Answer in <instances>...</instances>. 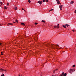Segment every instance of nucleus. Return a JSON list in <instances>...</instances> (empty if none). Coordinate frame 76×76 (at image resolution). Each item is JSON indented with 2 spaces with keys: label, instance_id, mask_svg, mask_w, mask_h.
<instances>
[{
  "label": "nucleus",
  "instance_id": "obj_14",
  "mask_svg": "<svg viewBox=\"0 0 76 76\" xmlns=\"http://www.w3.org/2000/svg\"><path fill=\"white\" fill-rule=\"evenodd\" d=\"M58 70V69H55V70L53 71V73H55L56 72H55V71H56V70Z\"/></svg>",
  "mask_w": 76,
  "mask_h": 76
},
{
  "label": "nucleus",
  "instance_id": "obj_4",
  "mask_svg": "<svg viewBox=\"0 0 76 76\" xmlns=\"http://www.w3.org/2000/svg\"><path fill=\"white\" fill-rule=\"evenodd\" d=\"M56 1H57V3L58 4H61V3H60V1H59V0H56Z\"/></svg>",
  "mask_w": 76,
  "mask_h": 76
},
{
  "label": "nucleus",
  "instance_id": "obj_17",
  "mask_svg": "<svg viewBox=\"0 0 76 76\" xmlns=\"http://www.w3.org/2000/svg\"><path fill=\"white\" fill-rule=\"evenodd\" d=\"M64 72H63L62 73V75H63V76H64Z\"/></svg>",
  "mask_w": 76,
  "mask_h": 76
},
{
  "label": "nucleus",
  "instance_id": "obj_30",
  "mask_svg": "<svg viewBox=\"0 0 76 76\" xmlns=\"http://www.w3.org/2000/svg\"><path fill=\"white\" fill-rule=\"evenodd\" d=\"M72 31H73V32H75V30H72Z\"/></svg>",
  "mask_w": 76,
  "mask_h": 76
},
{
  "label": "nucleus",
  "instance_id": "obj_43",
  "mask_svg": "<svg viewBox=\"0 0 76 76\" xmlns=\"http://www.w3.org/2000/svg\"><path fill=\"white\" fill-rule=\"evenodd\" d=\"M58 47H59V46H58Z\"/></svg>",
  "mask_w": 76,
  "mask_h": 76
},
{
  "label": "nucleus",
  "instance_id": "obj_18",
  "mask_svg": "<svg viewBox=\"0 0 76 76\" xmlns=\"http://www.w3.org/2000/svg\"><path fill=\"white\" fill-rule=\"evenodd\" d=\"M75 66H76V65H73L72 66L73 67H75Z\"/></svg>",
  "mask_w": 76,
  "mask_h": 76
},
{
  "label": "nucleus",
  "instance_id": "obj_24",
  "mask_svg": "<svg viewBox=\"0 0 76 76\" xmlns=\"http://www.w3.org/2000/svg\"><path fill=\"white\" fill-rule=\"evenodd\" d=\"M43 3H44V2L45 1V0H43Z\"/></svg>",
  "mask_w": 76,
  "mask_h": 76
},
{
  "label": "nucleus",
  "instance_id": "obj_38",
  "mask_svg": "<svg viewBox=\"0 0 76 76\" xmlns=\"http://www.w3.org/2000/svg\"><path fill=\"white\" fill-rule=\"evenodd\" d=\"M13 23H16V22H13Z\"/></svg>",
  "mask_w": 76,
  "mask_h": 76
},
{
  "label": "nucleus",
  "instance_id": "obj_31",
  "mask_svg": "<svg viewBox=\"0 0 76 76\" xmlns=\"http://www.w3.org/2000/svg\"><path fill=\"white\" fill-rule=\"evenodd\" d=\"M51 11H52V10H53V9H52L51 10Z\"/></svg>",
  "mask_w": 76,
  "mask_h": 76
},
{
  "label": "nucleus",
  "instance_id": "obj_37",
  "mask_svg": "<svg viewBox=\"0 0 76 76\" xmlns=\"http://www.w3.org/2000/svg\"><path fill=\"white\" fill-rule=\"evenodd\" d=\"M0 45H1V43H0Z\"/></svg>",
  "mask_w": 76,
  "mask_h": 76
},
{
  "label": "nucleus",
  "instance_id": "obj_42",
  "mask_svg": "<svg viewBox=\"0 0 76 76\" xmlns=\"http://www.w3.org/2000/svg\"><path fill=\"white\" fill-rule=\"evenodd\" d=\"M22 76V75H21V76Z\"/></svg>",
  "mask_w": 76,
  "mask_h": 76
},
{
  "label": "nucleus",
  "instance_id": "obj_13",
  "mask_svg": "<svg viewBox=\"0 0 76 76\" xmlns=\"http://www.w3.org/2000/svg\"><path fill=\"white\" fill-rule=\"evenodd\" d=\"M74 3V2L73 1H71L70 2V3H71V4H73Z\"/></svg>",
  "mask_w": 76,
  "mask_h": 76
},
{
  "label": "nucleus",
  "instance_id": "obj_35",
  "mask_svg": "<svg viewBox=\"0 0 76 76\" xmlns=\"http://www.w3.org/2000/svg\"><path fill=\"white\" fill-rule=\"evenodd\" d=\"M1 69H0V72H1Z\"/></svg>",
  "mask_w": 76,
  "mask_h": 76
},
{
  "label": "nucleus",
  "instance_id": "obj_27",
  "mask_svg": "<svg viewBox=\"0 0 76 76\" xmlns=\"http://www.w3.org/2000/svg\"><path fill=\"white\" fill-rule=\"evenodd\" d=\"M75 13H76V11L75 10Z\"/></svg>",
  "mask_w": 76,
  "mask_h": 76
},
{
  "label": "nucleus",
  "instance_id": "obj_15",
  "mask_svg": "<svg viewBox=\"0 0 76 76\" xmlns=\"http://www.w3.org/2000/svg\"><path fill=\"white\" fill-rule=\"evenodd\" d=\"M66 75H67V73H65L64 75V76H66Z\"/></svg>",
  "mask_w": 76,
  "mask_h": 76
},
{
  "label": "nucleus",
  "instance_id": "obj_8",
  "mask_svg": "<svg viewBox=\"0 0 76 76\" xmlns=\"http://www.w3.org/2000/svg\"><path fill=\"white\" fill-rule=\"evenodd\" d=\"M4 9H6V10H7V7H6V6H5L4 7Z\"/></svg>",
  "mask_w": 76,
  "mask_h": 76
},
{
  "label": "nucleus",
  "instance_id": "obj_5",
  "mask_svg": "<svg viewBox=\"0 0 76 76\" xmlns=\"http://www.w3.org/2000/svg\"><path fill=\"white\" fill-rule=\"evenodd\" d=\"M59 27V26H54V28H58Z\"/></svg>",
  "mask_w": 76,
  "mask_h": 76
},
{
  "label": "nucleus",
  "instance_id": "obj_41",
  "mask_svg": "<svg viewBox=\"0 0 76 76\" xmlns=\"http://www.w3.org/2000/svg\"><path fill=\"white\" fill-rule=\"evenodd\" d=\"M40 76H42V75H41Z\"/></svg>",
  "mask_w": 76,
  "mask_h": 76
},
{
  "label": "nucleus",
  "instance_id": "obj_36",
  "mask_svg": "<svg viewBox=\"0 0 76 76\" xmlns=\"http://www.w3.org/2000/svg\"><path fill=\"white\" fill-rule=\"evenodd\" d=\"M58 25H59V24L58 23V26H59Z\"/></svg>",
  "mask_w": 76,
  "mask_h": 76
},
{
  "label": "nucleus",
  "instance_id": "obj_21",
  "mask_svg": "<svg viewBox=\"0 0 76 76\" xmlns=\"http://www.w3.org/2000/svg\"><path fill=\"white\" fill-rule=\"evenodd\" d=\"M46 2H47V3H48V0H46Z\"/></svg>",
  "mask_w": 76,
  "mask_h": 76
},
{
  "label": "nucleus",
  "instance_id": "obj_40",
  "mask_svg": "<svg viewBox=\"0 0 76 76\" xmlns=\"http://www.w3.org/2000/svg\"><path fill=\"white\" fill-rule=\"evenodd\" d=\"M54 76V75H52V76Z\"/></svg>",
  "mask_w": 76,
  "mask_h": 76
},
{
  "label": "nucleus",
  "instance_id": "obj_2",
  "mask_svg": "<svg viewBox=\"0 0 76 76\" xmlns=\"http://www.w3.org/2000/svg\"><path fill=\"white\" fill-rule=\"evenodd\" d=\"M62 7H63V5H59V8H60V10H62V9H61V8H62Z\"/></svg>",
  "mask_w": 76,
  "mask_h": 76
},
{
  "label": "nucleus",
  "instance_id": "obj_28",
  "mask_svg": "<svg viewBox=\"0 0 76 76\" xmlns=\"http://www.w3.org/2000/svg\"><path fill=\"white\" fill-rule=\"evenodd\" d=\"M1 6L2 4V2H1Z\"/></svg>",
  "mask_w": 76,
  "mask_h": 76
},
{
  "label": "nucleus",
  "instance_id": "obj_26",
  "mask_svg": "<svg viewBox=\"0 0 76 76\" xmlns=\"http://www.w3.org/2000/svg\"><path fill=\"white\" fill-rule=\"evenodd\" d=\"M4 76V74L1 75V76Z\"/></svg>",
  "mask_w": 76,
  "mask_h": 76
},
{
  "label": "nucleus",
  "instance_id": "obj_39",
  "mask_svg": "<svg viewBox=\"0 0 76 76\" xmlns=\"http://www.w3.org/2000/svg\"><path fill=\"white\" fill-rule=\"evenodd\" d=\"M63 76V75H61V76Z\"/></svg>",
  "mask_w": 76,
  "mask_h": 76
},
{
  "label": "nucleus",
  "instance_id": "obj_29",
  "mask_svg": "<svg viewBox=\"0 0 76 76\" xmlns=\"http://www.w3.org/2000/svg\"><path fill=\"white\" fill-rule=\"evenodd\" d=\"M22 10H24V11H25V10H24V9H23V8H22Z\"/></svg>",
  "mask_w": 76,
  "mask_h": 76
},
{
  "label": "nucleus",
  "instance_id": "obj_9",
  "mask_svg": "<svg viewBox=\"0 0 76 76\" xmlns=\"http://www.w3.org/2000/svg\"><path fill=\"white\" fill-rule=\"evenodd\" d=\"M1 72L2 71H5L6 70H4V69H2V68H1Z\"/></svg>",
  "mask_w": 76,
  "mask_h": 76
},
{
  "label": "nucleus",
  "instance_id": "obj_32",
  "mask_svg": "<svg viewBox=\"0 0 76 76\" xmlns=\"http://www.w3.org/2000/svg\"><path fill=\"white\" fill-rule=\"evenodd\" d=\"M44 23H46V22L45 21L44 22Z\"/></svg>",
  "mask_w": 76,
  "mask_h": 76
},
{
  "label": "nucleus",
  "instance_id": "obj_20",
  "mask_svg": "<svg viewBox=\"0 0 76 76\" xmlns=\"http://www.w3.org/2000/svg\"><path fill=\"white\" fill-rule=\"evenodd\" d=\"M34 24L35 25H37V24H38V23H35Z\"/></svg>",
  "mask_w": 76,
  "mask_h": 76
},
{
  "label": "nucleus",
  "instance_id": "obj_19",
  "mask_svg": "<svg viewBox=\"0 0 76 76\" xmlns=\"http://www.w3.org/2000/svg\"><path fill=\"white\" fill-rule=\"evenodd\" d=\"M28 3H31V1L30 0H28Z\"/></svg>",
  "mask_w": 76,
  "mask_h": 76
},
{
  "label": "nucleus",
  "instance_id": "obj_22",
  "mask_svg": "<svg viewBox=\"0 0 76 76\" xmlns=\"http://www.w3.org/2000/svg\"><path fill=\"white\" fill-rule=\"evenodd\" d=\"M1 55H3V52H1Z\"/></svg>",
  "mask_w": 76,
  "mask_h": 76
},
{
  "label": "nucleus",
  "instance_id": "obj_12",
  "mask_svg": "<svg viewBox=\"0 0 76 76\" xmlns=\"http://www.w3.org/2000/svg\"><path fill=\"white\" fill-rule=\"evenodd\" d=\"M62 26L64 28H66V26H65L64 25H63Z\"/></svg>",
  "mask_w": 76,
  "mask_h": 76
},
{
  "label": "nucleus",
  "instance_id": "obj_6",
  "mask_svg": "<svg viewBox=\"0 0 76 76\" xmlns=\"http://www.w3.org/2000/svg\"><path fill=\"white\" fill-rule=\"evenodd\" d=\"M9 25H13V24L12 23H10L7 24V26H9Z\"/></svg>",
  "mask_w": 76,
  "mask_h": 76
},
{
  "label": "nucleus",
  "instance_id": "obj_3",
  "mask_svg": "<svg viewBox=\"0 0 76 76\" xmlns=\"http://www.w3.org/2000/svg\"><path fill=\"white\" fill-rule=\"evenodd\" d=\"M38 3H39V4L41 5L42 4V1H39L38 2Z\"/></svg>",
  "mask_w": 76,
  "mask_h": 76
},
{
  "label": "nucleus",
  "instance_id": "obj_7",
  "mask_svg": "<svg viewBox=\"0 0 76 76\" xmlns=\"http://www.w3.org/2000/svg\"><path fill=\"white\" fill-rule=\"evenodd\" d=\"M14 9L15 10H17V7H14Z\"/></svg>",
  "mask_w": 76,
  "mask_h": 76
},
{
  "label": "nucleus",
  "instance_id": "obj_25",
  "mask_svg": "<svg viewBox=\"0 0 76 76\" xmlns=\"http://www.w3.org/2000/svg\"><path fill=\"white\" fill-rule=\"evenodd\" d=\"M9 3H8L7 4V6H9Z\"/></svg>",
  "mask_w": 76,
  "mask_h": 76
},
{
  "label": "nucleus",
  "instance_id": "obj_11",
  "mask_svg": "<svg viewBox=\"0 0 76 76\" xmlns=\"http://www.w3.org/2000/svg\"><path fill=\"white\" fill-rule=\"evenodd\" d=\"M65 26H66L67 27H69V26H70V25L68 24H66Z\"/></svg>",
  "mask_w": 76,
  "mask_h": 76
},
{
  "label": "nucleus",
  "instance_id": "obj_44",
  "mask_svg": "<svg viewBox=\"0 0 76 76\" xmlns=\"http://www.w3.org/2000/svg\"><path fill=\"white\" fill-rule=\"evenodd\" d=\"M19 76H20V75H19Z\"/></svg>",
  "mask_w": 76,
  "mask_h": 76
},
{
  "label": "nucleus",
  "instance_id": "obj_10",
  "mask_svg": "<svg viewBox=\"0 0 76 76\" xmlns=\"http://www.w3.org/2000/svg\"><path fill=\"white\" fill-rule=\"evenodd\" d=\"M21 25H23V26H25V24L23 23H21Z\"/></svg>",
  "mask_w": 76,
  "mask_h": 76
},
{
  "label": "nucleus",
  "instance_id": "obj_16",
  "mask_svg": "<svg viewBox=\"0 0 76 76\" xmlns=\"http://www.w3.org/2000/svg\"><path fill=\"white\" fill-rule=\"evenodd\" d=\"M15 21L16 22H17V23H19V22H18V20H15Z\"/></svg>",
  "mask_w": 76,
  "mask_h": 76
},
{
  "label": "nucleus",
  "instance_id": "obj_34",
  "mask_svg": "<svg viewBox=\"0 0 76 76\" xmlns=\"http://www.w3.org/2000/svg\"><path fill=\"white\" fill-rule=\"evenodd\" d=\"M51 11V10H50L49 11V12H50Z\"/></svg>",
  "mask_w": 76,
  "mask_h": 76
},
{
  "label": "nucleus",
  "instance_id": "obj_23",
  "mask_svg": "<svg viewBox=\"0 0 76 76\" xmlns=\"http://www.w3.org/2000/svg\"><path fill=\"white\" fill-rule=\"evenodd\" d=\"M42 22L44 23L45 22V21H44V20H42Z\"/></svg>",
  "mask_w": 76,
  "mask_h": 76
},
{
  "label": "nucleus",
  "instance_id": "obj_33",
  "mask_svg": "<svg viewBox=\"0 0 76 76\" xmlns=\"http://www.w3.org/2000/svg\"><path fill=\"white\" fill-rule=\"evenodd\" d=\"M51 11V10H50L49 11V12H50Z\"/></svg>",
  "mask_w": 76,
  "mask_h": 76
},
{
  "label": "nucleus",
  "instance_id": "obj_1",
  "mask_svg": "<svg viewBox=\"0 0 76 76\" xmlns=\"http://www.w3.org/2000/svg\"><path fill=\"white\" fill-rule=\"evenodd\" d=\"M75 69H69V72L70 73H72L73 72H75Z\"/></svg>",
  "mask_w": 76,
  "mask_h": 76
}]
</instances>
